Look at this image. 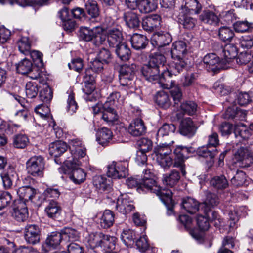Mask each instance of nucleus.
Listing matches in <instances>:
<instances>
[{"mask_svg": "<svg viewBox=\"0 0 253 253\" xmlns=\"http://www.w3.org/2000/svg\"><path fill=\"white\" fill-rule=\"evenodd\" d=\"M166 62V59L162 54L159 52L152 54L148 62L142 66L141 72L148 81L159 82L161 78L160 70Z\"/></svg>", "mask_w": 253, "mask_h": 253, "instance_id": "nucleus-1", "label": "nucleus"}, {"mask_svg": "<svg viewBox=\"0 0 253 253\" xmlns=\"http://www.w3.org/2000/svg\"><path fill=\"white\" fill-rule=\"evenodd\" d=\"M148 42L147 37L141 34H134L131 38L132 46L136 50L145 48Z\"/></svg>", "mask_w": 253, "mask_h": 253, "instance_id": "nucleus-30", "label": "nucleus"}, {"mask_svg": "<svg viewBox=\"0 0 253 253\" xmlns=\"http://www.w3.org/2000/svg\"><path fill=\"white\" fill-rule=\"evenodd\" d=\"M24 238L30 244L35 245L40 241L41 231L39 227L34 224H29L24 229Z\"/></svg>", "mask_w": 253, "mask_h": 253, "instance_id": "nucleus-12", "label": "nucleus"}, {"mask_svg": "<svg viewBox=\"0 0 253 253\" xmlns=\"http://www.w3.org/2000/svg\"><path fill=\"white\" fill-rule=\"evenodd\" d=\"M174 143V141L172 140L169 143L160 144L155 148V154L171 156L172 151V146Z\"/></svg>", "mask_w": 253, "mask_h": 253, "instance_id": "nucleus-52", "label": "nucleus"}, {"mask_svg": "<svg viewBox=\"0 0 253 253\" xmlns=\"http://www.w3.org/2000/svg\"><path fill=\"white\" fill-rule=\"evenodd\" d=\"M180 179V173L175 169H173L169 173H167L163 175L164 183L171 187L175 185L178 182Z\"/></svg>", "mask_w": 253, "mask_h": 253, "instance_id": "nucleus-36", "label": "nucleus"}, {"mask_svg": "<svg viewBox=\"0 0 253 253\" xmlns=\"http://www.w3.org/2000/svg\"><path fill=\"white\" fill-rule=\"evenodd\" d=\"M172 41V37L168 32L160 31L153 34L151 42L153 46L161 47L169 45Z\"/></svg>", "mask_w": 253, "mask_h": 253, "instance_id": "nucleus-14", "label": "nucleus"}, {"mask_svg": "<svg viewBox=\"0 0 253 253\" xmlns=\"http://www.w3.org/2000/svg\"><path fill=\"white\" fill-rule=\"evenodd\" d=\"M210 147H203L198 150V153L199 156L205 158H213L217 154V149L214 148L212 150H210Z\"/></svg>", "mask_w": 253, "mask_h": 253, "instance_id": "nucleus-64", "label": "nucleus"}, {"mask_svg": "<svg viewBox=\"0 0 253 253\" xmlns=\"http://www.w3.org/2000/svg\"><path fill=\"white\" fill-rule=\"evenodd\" d=\"M137 190L139 192H140V191L145 192L150 191L155 193L164 204L171 205L172 204V193L171 190H162L161 187L157 184L155 178L147 179H141L139 181Z\"/></svg>", "mask_w": 253, "mask_h": 253, "instance_id": "nucleus-2", "label": "nucleus"}, {"mask_svg": "<svg viewBox=\"0 0 253 253\" xmlns=\"http://www.w3.org/2000/svg\"><path fill=\"white\" fill-rule=\"evenodd\" d=\"M92 182L94 186L100 192L111 188V181L106 176L96 175L93 177Z\"/></svg>", "mask_w": 253, "mask_h": 253, "instance_id": "nucleus-25", "label": "nucleus"}, {"mask_svg": "<svg viewBox=\"0 0 253 253\" xmlns=\"http://www.w3.org/2000/svg\"><path fill=\"white\" fill-rule=\"evenodd\" d=\"M181 204L182 208L190 214L196 213L200 207L203 206V204H200L196 199L189 197L183 198Z\"/></svg>", "mask_w": 253, "mask_h": 253, "instance_id": "nucleus-24", "label": "nucleus"}, {"mask_svg": "<svg viewBox=\"0 0 253 253\" xmlns=\"http://www.w3.org/2000/svg\"><path fill=\"white\" fill-rule=\"evenodd\" d=\"M27 75L31 79L38 80L40 84H45L46 83L47 77L46 74L37 67L33 66L32 70H30Z\"/></svg>", "mask_w": 253, "mask_h": 253, "instance_id": "nucleus-34", "label": "nucleus"}, {"mask_svg": "<svg viewBox=\"0 0 253 253\" xmlns=\"http://www.w3.org/2000/svg\"><path fill=\"white\" fill-rule=\"evenodd\" d=\"M171 56H186L187 47L185 42L179 41L173 43L171 49Z\"/></svg>", "mask_w": 253, "mask_h": 253, "instance_id": "nucleus-37", "label": "nucleus"}, {"mask_svg": "<svg viewBox=\"0 0 253 253\" xmlns=\"http://www.w3.org/2000/svg\"><path fill=\"white\" fill-rule=\"evenodd\" d=\"M80 38L86 42L93 41L96 46L103 44L106 41V36L103 34V29L100 27L92 29L82 27L80 30Z\"/></svg>", "mask_w": 253, "mask_h": 253, "instance_id": "nucleus-3", "label": "nucleus"}, {"mask_svg": "<svg viewBox=\"0 0 253 253\" xmlns=\"http://www.w3.org/2000/svg\"><path fill=\"white\" fill-rule=\"evenodd\" d=\"M202 6L198 0H182L181 13L198 14Z\"/></svg>", "mask_w": 253, "mask_h": 253, "instance_id": "nucleus-16", "label": "nucleus"}, {"mask_svg": "<svg viewBox=\"0 0 253 253\" xmlns=\"http://www.w3.org/2000/svg\"><path fill=\"white\" fill-rule=\"evenodd\" d=\"M11 214L18 222H24L27 219L29 213L24 201L16 200L14 201Z\"/></svg>", "mask_w": 253, "mask_h": 253, "instance_id": "nucleus-11", "label": "nucleus"}, {"mask_svg": "<svg viewBox=\"0 0 253 253\" xmlns=\"http://www.w3.org/2000/svg\"><path fill=\"white\" fill-rule=\"evenodd\" d=\"M224 58L222 62L224 64H230L237 55L236 47L233 44H228L223 49Z\"/></svg>", "mask_w": 253, "mask_h": 253, "instance_id": "nucleus-26", "label": "nucleus"}, {"mask_svg": "<svg viewBox=\"0 0 253 253\" xmlns=\"http://www.w3.org/2000/svg\"><path fill=\"white\" fill-rule=\"evenodd\" d=\"M28 137L25 134H19L14 138L13 145L17 148H24L29 143Z\"/></svg>", "mask_w": 253, "mask_h": 253, "instance_id": "nucleus-61", "label": "nucleus"}, {"mask_svg": "<svg viewBox=\"0 0 253 253\" xmlns=\"http://www.w3.org/2000/svg\"><path fill=\"white\" fill-rule=\"evenodd\" d=\"M128 163L113 161L108 166L107 175L114 179H121L126 176L128 173Z\"/></svg>", "mask_w": 253, "mask_h": 253, "instance_id": "nucleus-9", "label": "nucleus"}, {"mask_svg": "<svg viewBox=\"0 0 253 253\" xmlns=\"http://www.w3.org/2000/svg\"><path fill=\"white\" fill-rule=\"evenodd\" d=\"M19 51L25 55H27L31 50V42L28 37H21L17 42Z\"/></svg>", "mask_w": 253, "mask_h": 253, "instance_id": "nucleus-54", "label": "nucleus"}, {"mask_svg": "<svg viewBox=\"0 0 253 253\" xmlns=\"http://www.w3.org/2000/svg\"><path fill=\"white\" fill-rule=\"evenodd\" d=\"M120 97L119 92H116L110 94L103 106L102 118L107 123H113L117 120L118 115L113 108L115 99Z\"/></svg>", "mask_w": 253, "mask_h": 253, "instance_id": "nucleus-6", "label": "nucleus"}, {"mask_svg": "<svg viewBox=\"0 0 253 253\" xmlns=\"http://www.w3.org/2000/svg\"><path fill=\"white\" fill-rule=\"evenodd\" d=\"M193 148L182 145H177L174 150L175 155L173 167L179 168L183 175L186 173L184 160L188 158V155L192 153Z\"/></svg>", "mask_w": 253, "mask_h": 253, "instance_id": "nucleus-7", "label": "nucleus"}, {"mask_svg": "<svg viewBox=\"0 0 253 253\" xmlns=\"http://www.w3.org/2000/svg\"><path fill=\"white\" fill-rule=\"evenodd\" d=\"M70 179L75 184H79L86 179V173L80 168L73 169L70 175Z\"/></svg>", "mask_w": 253, "mask_h": 253, "instance_id": "nucleus-53", "label": "nucleus"}, {"mask_svg": "<svg viewBox=\"0 0 253 253\" xmlns=\"http://www.w3.org/2000/svg\"><path fill=\"white\" fill-rule=\"evenodd\" d=\"M234 133L236 137H240L243 140H248L251 135L250 131L243 124H238L234 126Z\"/></svg>", "mask_w": 253, "mask_h": 253, "instance_id": "nucleus-49", "label": "nucleus"}, {"mask_svg": "<svg viewBox=\"0 0 253 253\" xmlns=\"http://www.w3.org/2000/svg\"><path fill=\"white\" fill-rule=\"evenodd\" d=\"M3 187L7 189L12 186L13 181L17 178V174L13 167L9 166L1 174Z\"/></svg>", "mask_w": 253, "mask_h": 253, "instance_id": "nucleus-22", "label": "nucleus"}, {"mask_svg": "<svg viewBox=\"0 0 253 253\" xmlns=\"http://www.w3.org/2000/svg\"><path fill=\"white\" fill-rule=\"evenodd\" d=\"M116 207L118 211L123 214L129 213L134 209L133 205L129 202L126 194H121L118 197Z\"/></svg>", "mask_w": 253, "mask_h": 253, "instance_id": "nucleus-18", "label": "nucleus"}, {"mask_svg": "<svg viewBox=\"0 0 253 253\" xmlns=\"http://www.w3.org/2000/svg\"><path fill=\"white\" fill-rule=\"evenodd\" d=\"M104 64L105 63L101 60L95 58L90 62L89 67L85 70L84 73H86L87 71H89L90 75H94L95 76V74L102 73L103 71Z\"/></svg>", "mask_w": 253, "mask_h": 253, "instance_id": "nucleus-46", "label": "nucleus"}, {"mask_svg": "<svg viewBox=\"0 0 253 253\" xmlns=\"http://www.w3.org/2000/svg\"><path fill=\"white\" fill-rule=\"evenodd\" d=\"M33 64L32 62L27 58L21 60L16 65L18 73L22 75H27L30 70H32Z\"/></svg>", "mask_w": 253, "mask_h": 253, "instance_id": "nucleus-51", "label": "nucleus"}, {"mask_svg": "<svg viewBox=\"0 0 253 253\" xmlns=\"http://www.w3.org/2000/svg\"><path fill=\"white\" fill-rule=\"evenodd\" d=\"M233 161L238 167L246 168L250 167L253 163V157L247 148L241 147L234 153Z\"/></svg>", "mask_w": 253, "mask_h": 253, "instance_id": "nucleus-10", "label": "nucleus"}, {"mask_svg": "<svg viewBox=\"0 0 253 253\" xmlns=\"http://www.w3.org/2000/svg\"><path fill=\"white\" fill-rule=\"evenodd\" d=\"M155 102L158 106L164 109L169 108L171 104L169 96L163 91H159L156 94Z\"/></svg>", "mask_w": 253, "mask_h": 253, "instance_id": "nucleus-33", "label": "nucleus"}, {"mask_svg": "<svg viewBox=\"0 0 253 253\" xmlns=\"http://www.w3.org/2000/svg\"><path fill=\"white\" fill-rule=\"evenodd\" d=\"M199 20L203 23L217 26L219 25L220 19L215 12L210 9H205L199 15Z\"/></svg>", "mask_w": 253, "mask_h": 253, "instance_id": "nucleus-17", "label": "nucleus"}, {"mask_svg": "<svg viewBox=\"0 0 253 253\" xmlns=\"http://www.w3.org/2000/svg\"><path fill=\"white\" fill-rule=\"evenodd\" d=\"M63 240L69 241L76 240L78 239V232L74 229L71 228H64L61 231Z\"/></svg>", "mask_w": 253, "mask_h": 253, "instance_id": "nucleus-59", "label": "nucleus"}, {"mask_svg": "<svg viewBox=\"0 0 253 253\" xmlns=\"http://www.w3.org/2000/svg\"><path fill=\"white\" fill-rule=\"evenodd\" d=\"M156 161L163 168L169 169L174 165V162L171 156L156 154Z\"/></svg>", "mask_w": 253, "mask_h": 253, "instance_id": "nucleus-50", "label": "nucleus"}, {"mask_svg": "<svg viewBox=\"0 0 253 253\" xmlns=\"http://www.w3.org/2000/svg\"><path fill=\"white\" fill-rule=\"evenodd\" d=\"M115 47L116 55L122 61H126L129 59L130 50L126 44L123 42Z\"/></svg>", "mask_w": 253, "mask_h": 253, "instance_id": "nucleus-38", "label": "nucleus"}, {"mask_svg": "<svg viewBox=\"0 0 253 253\" xmlns=\"http://www.w3.org/2000/svg\"><path fill=\"white\" fill-rule=\"evenodd\" d=\"M246 174L242 171H237L235 175L231 179V182L234 186L243 185L246 181Z\"/></svg>", "mask_w": 253, "mask_h": 253, "instance_id": "nucleus-63", "label": "nucleus"}, {"mask_svg": "<svg viewBox=\"0 0 253 253\" xmlns=\"http://www.w3.org/2000/svg\"><path fill=\"white\" fill-rule=\"evenodd\" d=\"M112 137V133L111 130L106 127L102 128L97 133L96 141L98 143L105 146L109 142Z\"/></svg>", "mask_w": 253, "mask_h": 253, "instance_id": "nucleus-35", "label": "nucleus"}, {"mask_svg": "<svg viewBox=\"0 0 253 253\" xmlns=\"http://www.w3.org/2000/svg\"><path fill=\"white\" fill-rule=\"evenodd\" d=\"M95 76L94 75H90L89 71L86 73H84L83 76V82L84 84V87L83 91L87 94H91L95 89L94 85Z\"/></svg>", "mask_w": 253, "mask_h": 253, "instance_id": "nucleus-29", "label": "nucleus"}, {"mask_svg": "<svg viewBox=\"0 0 253 253\" xmlns=\"http://www.w3.org/2000/svg\"><path fill=\"white\" fill-rule=\"evenodd\" d=\"M123 18L126 24L130 28H137L139 26L140 20L137 14L129 10L124 13Z\"/></svg>", "mask_w": 253, "mask_h": 253, "instance_id": "nucleus-31", "label": "nucleus"}, {"mask_svg": "<svg viewBox=\"0 0 253 253\" xmlns=\"http://www.w3.org/2000/svg\"><path fill=\"white\" fill-rule=\"evenodd\" d=\"M203 62L206 65V67L209 71L215 72L223 68L222 64L223 63L214 53L208 54L205 55L203 58Z\"/></svg>", "mask_w": 253, "mask_h": 253, "instance_id": "nucleus-15", "label": "nucleus"}, {"mask_svg": "<svg viewBox=\"0 0 253 253\" xmlns=\"http://www.w3.org/2000/svg\"><path fill=\"white\" fill-rule=\"evenodd\" d=\"M136 66L133 64H124L119 71V83L120 85L127 89L133 87L134 78Z\"/></svg>", "mask_w": 253, "mask_h": 253, "instance_id": "nucleus-4", "label": "nucleus"}, {"mask_svg": "<svg viewBox=\"0 0 253 253\" xmlns=\"http://www.w3.org/2000/svg\"><path fill=\"white\" fill-rule=\"evenodd\" d=\"M197 104L192 100L183 102L180 105V110L183 114L192 116L196 114L197 110Z\"/></svg>", "mask_w": 253, "mask_h": 253, "instance_id": "nucleus-43", "label": "nucleus"}, {"mask_svg": "<svg viewBox=\"0 0 253 253\" xmlns=\"http://www.w3.org/2000/svg\"><path fill=\"white\" fill-rule=\"evenodd\" d=\"M107 42L110 47L114 48L123 42V35L120 26L112 27L108 29L107 31Z\"/></svg>", "mask_w": 253, "mask_h": 253, "instance_id": "nucleus-13", "label": "nucleus"}, {"mask_svg": "<svg viewBox=\"0 0 253 253\" xmlns=\"http://www.w3.org/2000/svg\"><path fill=\"white\" fill-rule=\"evenodd\" d=\"M157 6V0H140L138 9L140 12L147 13L155 10Z\"/></svg>", "mask_w": 253, "mask_h": 253, "instance_id": "nucleus-32", "label": "nucleus"}, {"mask_svg": "<svg viewBox=\"0 0 253 253\" xmlns=\"http://www.w3.org/2000/svg\"><path fill=\"white\" fill-rule=\"evenodd\" d=\"M39 89L37 84L33 82H28L25 85V92L27 97L34 98L38 94Z\"/></svg>", "mask_w": 253, "mask_h": 253, "instance_id": "nucleus-60", "label": "nucleus"}, {"mask_svg": "<svg viewBox=\"0 0 253 253\" xmlns=\"http://www.w3.org/2000/svg\"><path fill=\"white\" fill-rule=\"evenodd\" d=\"M135 238V232L129 229H124L121 235L122 241L127 247L133 245Z\"/></svg>", "mask_w": 253, "mask_h": 253, "instance_id": "nucleus-48", "label": "nucleus"}, {"mask_svg": "<svg viewBox=\"0 0 253 253\" xmlns=\"http://www.w3.org/2000/svg\"><path fill=\"white\" fill-rule=\"evenodd\" d=\"M67 149L66 143L57 141L51 143L49 148V153L54 157H58L64 153Z\"/></svg>", "mask_w": 253, "mask_h": 253, "instance_id": "nucleus-28", "label": "nucleus"}, {"mask_svg": "<svg viewBox=\"0 0 253 253\" xmlns=\"http://www.w3.org/2000/svg\"><path fill=\"white\" fill-rule=\"evenodd\" d=\"M146 127L141 119H136L129 124L128 131L133 136H140L145 134Z\"/></svg>", "mask_w": 253, "mask_h": 253, "instance_id": "nucleus-21", "label": "nucleus"}, {"mask_svg": "<svg viewBox=\"0 0 253 253\" xmlns=\"http://www.w3.org/2000/svg\"><path fill=\"white\" fill-rule=\"evenodd\" d=\"M44 211L49 218L55 219L60 216L61 209L57 202L52 200L45 207Z\"/></svg>", "mask_w": 253, "mask_h": 253, "instance_id": "nucleus-27", "label": "nucleus"}, {"mask_svg": "<svg viewBox=\"0 0 253 253\" xmlns=\"http://www.w3.org/2000/svg\"><path fill=\"white\" fill-rule=\"evenodd\" d=\"M161 21V18L159 15H151L143 19L142 27L145 31L152 32L160 27Z\"/></svg>", "mask_w": 253, "mask_h": 253, "instance_id": "nucleus-20", "label": "nucleus"}, {"mask_svg": "<svg viewBox=\"0 0 253 253\" xmlns=\"http://www.w3.org/2000/svg\"><path fill=\"white\" fill-rule=\"evenodd\" d=\"M62 239H63V236L61 232H53L47 238L45 243L48 246L54 248L60 244Z\"/></svg>", "mask_w": 253, "mask_h": 253, "instance_id": "nucleus-55", "label": "nucleus"}, {"mask_svg": "<svg viewBox=\"0 0 253 253\" xmlns=\"http://www.w3.org/2000/svg\"><path fill=\"white\" fill-rule=\"evenodd\" d=\"M219 39L225 42H230L235 36L234 31L227 26L220 27L218 30Z\"/></svg>", "mask_w": 253, "mask_h": 253, "instance_id": "nucleus-47", "label": "nucleus"}, {"mask_svg": "<svg viewBox=\"0 0 253 253\" xmlns=\"http://www.w3.org/2000/svg\"><path fill=\"white\" fill-rule=\"evenodd\" d=\"M235 31L238 33H244L251 31L253 29V23L248 21H239L233 24Z\"/></svg>", "mask_w": 253, "mask_h": 253, "instance_id": "nucleus-56", "label": "nucleus"}, {"mask_svg": "<svg viewBox=\"0 0 253 253\" xmlns=\"http://www.w3.org/2000/svg\"><path fill=\"white\" fill-rule=\"evenodd\" d=\"M85 9L92 18L97 17L99 15V10L96 1L88 0L85 4Z\"/></svg>", "mask_w": 253, "mask_h": 253, "instance_id": "nucleus-57", "label": "nucleus"}, {"mask_svg": "<svg viewBox=\"0 0 253 253\" xmlns=\"http://www.w3.org/2000/svg\"><path fill=\"white\" fill-rule=\"evenodd\" d=\"M45 162L44 158L41 156L31 157L26 163V169L29 174L35 177H42L43 176Z\"/></svg>", "mask_w": 253, "mask_h": 253, "instance_id": "nucleus-5", "label": "nucleus"}, {"mask_svg": "<svg viewBox=\"0 0 253 253\" xmlns=\"http://www.w3.org/2000/svg\"><path fill=\"white\" fill-rule=\"evenodd\" d=\"M196 129L197 128L190 118H186L181 121L179 132L182 135L191 137L195 134Z\"/></svg>", "mask_w": 253, "mask_h": 253, "instance_id": "nucleus-23", "label": "nucleus"}, {"mask_svg": "<svg viewBox=\"0 0 253 253\" xmlns=\"http://www.w3.org/2000/svg\"><path fill=\"white\" fill-rule=\"evenodd\" d=\"M178 20L184 28L189 30L193 29L197 23L196 19L187 15L186 13H180L178 16Z\"/></svg>", "mask_w": 253, "mask_h": 253, "instance_id": "nucleus-41", "label": "nucleus"}, {"mask_svg": "<svg viewBox=\"0 0 253 253\" xmlns=\"http://www.w3.org/2000/svg\"><path fill=\"white\" fill-rule=\"evenodd\" d=\"M40 99L44 103H49L53 97V92L51 89L47 85H46L40 92L39 95Z\"/></svg>", "mask_w": 253, "mask_h": 253, "instance_id": "nucleus-62", "label": "nucleus"}, {"mask_svg": "<svg viewBox=\"0 0 253 253\" xmlns=\"http://www.w3.org/2000/svg\"><path fill=\"white\" fill-rule=\"evenodd\" d=\"M176 129L175 125L173 124H164L158 130L157 133V139L173 133Z\"/></svg>", "mask_w": 253, "mask_h": 253, "instance_id": "nucleus-58", "label": "nucleus"}, {"mask_svg": "<svg viewBox=\"0 0 253 253\" xmlns=\"http://www.w3.org/2000/svg\"><path fill=\"white\" fill-rule=\"evenodd\" d=\"M114 222V214L110 210H105L100 218V226L106 229L112 226Z\"/></svg>", "mask_w": 253, "mask_h": 253, "instance_id": "nucleus-44", "label": "nucleus"}, {"mask_svg": "<svg viewBox=\"0 0 253 253\" xmlns=\"http://www.w3.org/2000/svg\"><path fill=\"white\" fill-rule=\"evenodd\" d=\"M103 237H104V234L101 232L90 234L87 238L88 246L91 248H95L98 247L102 248Z\"/></svg>", "mask_w": 253, "mask_h": 253, "instance_id": "nucleus-39", "label": "nucleus"}, {"mask_svg": "<svg viewBox=\"0 0 253 253\" xmlns=\"http://www.w3.org/2000/svg\"><path fill=\"white\" fill-rule=\"evenodd\" d=\"M210 185L217 190H223L228 187V182L224 175L215 176L210 180Z\"/></svg>", "mask_w": 253, "mask_h": 253, "instance_id": "nucleus-42", "label": "nucleus"}, {"mask_svg": "<svg viewBox=\"0 0 253 253\" xmlns=\"http://www.w3.org/2000/svg\"><path fill=\"white\" fill-rule=\"evenodd\" d=\"M76 150V152H71L72 158L67 160V162L70 163L73 165L80 166L82 163L79 159L86 155V149L84 147H81V148H78Z\"/></svg>", "mask_w": 253, "mask_h": 253, "instance_id": "nucleus-45", "label": "nucleus"}, {"mask_svg": "<svg viewBox=\"0 0 253 253\" xmlns=\"http://www.w3.org/2000/svg\"><path fill=\"white\" fill-rule=\"evenodd\" d=\"M173 59L171 63L170 70H167L162 73L163 79L169 78L172 75L176 76L177 74L183 71L190 61L187 56L172 57Z\"/></svg>", "mask_w": 253, "mask_h": 253, "instance_id": "nucleus-8", "label": "nucleus"}, {"mask_svg": "<svg viewBox=\"0 0 253 253\" xmlns=\"http://www.w3.org/2000/svg\"><path fill=\"white\" fill-rule=\"evenodd\" d=\"M17 193L20 200H31L36 194V190L29 186H22L17 190Z\"/></svg>", "mask_w": 253, "mask_h": 253, "instance_id": "nucleus-40", "label": "nucleus"}, {"mask_svg": "<svg viewBox=\"0 0 253 253\" xmlns=\"http://www.w3.org/2000/svg\"><path fill=\"white\" fill-rule=\"evenodd\" d=\"M165 82L163 83L164 88L170 89V92L175 104H177L182 99V92L179 87L175 86V81L169 80V78L163 79Z\"/></svg>", "mask_w": 253, "mask_h": 253, "instance_id": "nucleus-19", "label": "nucleus"}]
</instances>
